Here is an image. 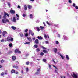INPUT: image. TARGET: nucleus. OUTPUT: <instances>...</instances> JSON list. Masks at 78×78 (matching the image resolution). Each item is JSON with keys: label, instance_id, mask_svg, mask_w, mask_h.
Returning a JSON list of instances; mask_svg holds the SVG:
<instances>
[{"label": "nucleus", "instance_id": "obj_1", "mask_svg": "<svg viewBox=\"0 0 78 78\" xmlns=\"http://www.w3.org/2000/svg\"><path fill=\"white\" fill-rule=\"evenodd\" d=\"M7 41H8L9 42H10V41L13 42V38L11 37H8L7 38L5 39V42Z\"/></svg>", "mask_w": 78, "mask_h": 78}, {"label": "nucleus", "instance_id": "obj_2", "mask_svg": "<svg viewBox=\"0 0 78 78\" xmlns=\"http://www.w3.org/2000/svg\"><path fill=\"white\" fill-rule=\"evenodd\" d=\"M2 22L3 23H6L7 22L9 23V20H8L7 19H3L2 20Z\"/></svg>", "mask_w": 78, "mask_h": 78}, {"label": "nucleus", "instance_id": "obj_3", "mask_svg": "<svg viewBox=\"0 0 78 78\" xmlns=\"http://www.w3.org/2000/svg\"><path fill=\"white\" fill-rule=\"evenodd\" d=\"M63 39L64 41H67L69 39L68 37L66 35H63Z\"/></svg>", "mask_w": 78, "mask_h": 78}, {"label": "nucleus", "instance_id": "obj_4", "mask_svg": "<svg viewBox=\"0 0 78 78\" xmlns=\"http://www.w3.org/2000/svg\"><path fill=\"white\" fill-rule=\"evenodd\" d=\"M7 16L8 17H9V14H8L5 13L4 15L3 16V19H6Z\"/></svg>", "mask_w": 78, "mask_h": 78}, {"label": "nucleus", "instance_id": "obj_5", "mask_svg": "<svg viewBox=\"0 0 78 78\" xmlns=\"http://www.w3.org/2000/svg\"><path fill=\"white\" fill-rule=\"evenodd\" d=\"M8 34V33L6 31H4L2 33V35L4 37H5L6 36V35Z\"/></svg>", "mask_w": 78, "mask_h": 78}, {"label": "nucleus", "instance_id": "obj_6", "mask_svg": "<svg viewBox=\"0 0 78 78\" xmlns=\"http://www.w3.org/2000/svg\"><path fill=\"white\" fill-rule=\"evenodd\" d=\"M34 28L35 30L36 29V30H37V31H38V32L40 31L41 30H40V29H39V28L38 27H34Z\"/></svg>", "mask_w": 78, "mask_h": 78}, {"label": "nucleus", "instance_id": "obj_7", "mask_svg": "<svg viewBox=\"0 0 78 78\" xmlns=\"http://www.w3.org/2000/svg\"><path fill=\"white\" fill-rule=\"evenodd\" d=\"M53 67H55V68L56 69H55V73H58V68H57L55 66V65H53Z\"/></svg>", "mask_w": 78, "mask_h": 78}, {"label": "nucleus", "instance_id": "obj_8", "mask_svg": "<svg viewBox=\"0 0 78 78\" xmlns=\"http://www.w3.org/2000/svg\"><path fill=\"white\" fill-rule=\"evenodd\" d=\"M15 53H21V52L20 51L18 50L17 49H16L15 51Z\"/></svg>", "mask_w": 78, "mask_h": 78}, {"label": "nucleus", "instance_id": "obj_9", "mask_svg": "<svg viewBox=\"0 0 78 78\" xmlns=\"http://www.w3.org/2000/svg\"><path fill=\"white\" fill-rule=\"evenodd\" d=\"M27 39H28L30 42H32V39H31V38L27 37Z\"/></svg>", "mask_w": 78, "mask_h": 78}, {"label": "nucleus", "instance_id": "obj_10", "mask_svg": "<svg viewBox=\"0 0 78 78\" xmlns=\"http://www.w3.org/2000/svg\"><path fill=\"white\" fill-rule=\"evenodd\" d=\"M10 12L12 14H15V11L12 9H11L10 10Z\"/></svg>", "mask_w": 78, "mask_h": 78}, {"label": "nucleus", "instance_id": "obj_11", "mask_svg": "<svg viewBox=\"0 0 78 78\" xmlns=\"http://www.w3.org/2000/svg\"><path fill=\"white\" fill-rule=\"evenodd\" d=\"M12 22H16V17H14L13 18V20H12Z\"/></svg>", "mask_w": 78, "mask_h": 78}, {"label": "nucleus", "instance_id": "obj_12", "mask_svg": "<svg viewBox=\"0 0 78 78\" xmlns=\"http://www.w3.org/2000/svg\"><path fill=\"white\" fill-rule=\"evenodd\" d=\"M53 50H54V51L55 53H56L57 52V51H58V49L56 48H54Z\"/></svg>", "mask_w": 78, "mask_h": 78}, {"label": "nucleus", "instance_id": "obj_13", "mask_svg": "<svg viewBox=\"0 0 78 78\" xmlns=\"http://www.w3.org/2000/svg\"><path fill=\"white\" fill-rule=\"evenodd\" d=\"M37 38L38 39H40V40H42V39H43L42 37L41 36H40V37L38 36L37 37Z\"/></svg>", "mask_w": 78, "mask_h": 78}, {"label": "nucleus", "instance_id": "obj_14", "mask_svg": "<svg viewBox=\"0 0 78 78\" xmlns=\"http://www.w3.org/2000/svg\"><path fill=\"white\" fill-rule=\"evenodd\" d=\"M13 68H15V69H19V66H17L13 65Z\"/></svg>", "mask_w": 78, "mask_h": 78}, {"label": "nucleus", "instance_id": "obj_15", "mask_svg": "<svg viewBox=\"0 0 78 78\" xmlns=\"http://www.w3.org/2000/svg\"><path fill=\"white\" fill-rule=\"evenodd\" d=\"M20 35L21 37H22L23 36V34L21 32L20 33Z\"/></svg>", "mask_w": 78, "mask_h": 78}, {"label": "nucleus", "instance_id": "obj_16", "mask_svg": "<svg viewBox=\"0 0 78 78\" xmlns=\"http://www.w3.org/2000/svg\"><path fill=\"white\" fill-rule=\"evenodd\" d=\"M35 43H36V44H38V43H39V40H38V39H37L35 40Z\"/></svg>", "mask_w": 78, "mask_h": 78}, {"label": "nucleus", "instance_id": "obj_17", "mask_svg": "<svg viewBox=\"0 0 78 78\" xmlns=\"http://www.w3.org/2000/svg\"><path fill=\"white\" fill-rule=\"evenodd\" d=\"M12 59L13 61H14L16 59V57L15 56H13L12 57Z\"/></svg>", "mask_w": 78, "mask_h": 78}, {"label": "nucleus", "instance_id": "obj_18", "mask_svg": "<svg viewBox=\"0 0 78 78\" xmlns=\"http://www.w3.org/2000/svg\"><path fill=\"white\" fill-rule=\"evenodd\" d=\"M43 53H48V51L47 50H43Z\"/></svg>", "mask_w": 78, "mask_h": 78}, {"label": "nucleus", "instance_id": "obj_19", "mask_svg": "<svg viewBox=\"0 0 78 78\" xmlns=\"http://www.w3.org/2000/svg\"><path fill=\"white\" fill-rule=\"evenodd\" d=\"M66 58L67 59V60H69V59H70V58H69V56L67 55H66Z\"/></svg>", "mask_w": 78, "mask_h": 78}, {"label": "nucleus", "instance_id": "obj_20", "mask_svg": "<svg viewBox=\"0 0 78 78\" xmlns=\"http://www.w3.org/2000/svg\"><path fill=\"white\" fill-rule=\"evenodd\" d=\"M24 44H27V45H30V42H26V43H24Z\"/></svg>", "mask_w": 78, "mask_h": 78}, {"label": "nucleus", "instance_id": "obj_21", "mask_svg": "<svg viewBox=\"0 0 78 78\" xmlns=\"http://www.w3.org/2000/svg\"><path fill=\"white\" fill-rule=\"evenodd\" d=\"M29 17L30 18V19H32L33 18V14H30L29 16Z\"/></svg>", "mask_w": 78, "mask_h": 78}, {"label": "nucleus", "instance_id": "obj_22", "mask_svg": "<svg viewBox=\"0 0 78 78\" xmlns=\"http://www.w3.org/2000/svg\"><path fill=\"white\" fill-rule=\"evenodd\" d=\"M24 10L26 11V10H27V6L26 5H25L24 6Z\"/></svg>", "mask_w": 78, "mask_h": 78}, {"label": "nucleus", "instance_id": "obj_23", "mask_svg": "<svg viewBox=\"0 0 78 78\" xmlns=\"http://www.w3.org/2000/svg\"><path fill=\"white\" fill-rule=\"evenodd\" d=\"M40 55L41 56H42L44 55V53L43 52H41L40 54Z\"/></svg>", "mask_w": 78, "mask_h": 78}, {"label": "nucleus", "instance_id": "obj_24", "mask_svg": "<svg viewBox=\"0 0 78 78\" xmlns=\"http://www.w3.org/2000/svg\"><path fill=\"white\" fill-rule=\"evenodd\" d=\"M11 28H12L13 30H16V27L14 26H12L11 27Z\"/></svg>", "mask_w": 78, "mask_h": 78}, {"label": "nucleus", "instance_id": "obj_25", "mask_svg": "<svg viewBox=\"0 0 78 78\" xmlns=\"http://www.w3.org/2000/svg\"><path fill=\"white\" fill-rule=\"evenodd\" d=\"M60 56L62 58V59H64V57L63 56V55L60 54Z\"/></svg>", "mask_w": 78, "mask_h": 78}, {"label": "nucleus", "instance_id": "obj_26", "mask_svg": "<svg viewBox=\"0 0 78 78\" xmlns=\"http://www.w3.org/2000/svg\"><path fill=\"white\" fill-rule=\"evenodd\" d=\"M15 70L13 69L11 71V73H15Z\"/></svg>", "mask_w": 78, "mask_h": 78}, {"label": "nucleus", "instance_id": "obj_27", "mask_svg": "<svg viewBox=\"0 0 78 78\" xmlns=\"http://www.w3.org/2000/svg\"><path fill=\"white\" fill-rule=\"evenodd\" d=\"M40 71H37V72L35 74L36 75H38L40 73Z\"/></svg>", "mask_w": 78, "mask_h": 78}, {"label": "nucleus", "instance_id": "obj_28", "mask_svg": "<svg viewBox=\"0 0 78 78\" xmlns=\"http://www.w3.org/2000/svg\"><path fill=\"white\" fill-rule=\"evenodd\" d=\"M8 6H9V7H11V4L9 2H8L7 3Z\"/></svg>", "mask_w": 78, "mask_h": 78}, {"label": "nucleus", "instance_id": "obj_29", "mask_svg": "<svg viewBox=\"0 0 78 78\" xmlns=\"http://www.w3.org/2000/svg\"><path fill=\"white\" fill-rule=\"evenodd\" d=\"M22 16L23 17H26V16H27V14H23L22 15Z\"/></svg>", "mask_w": 78, "mask_h": 78}, {"label": "nucleus", "instance_id": "obj_30", "mask_svg": "<svg viewBox=\"0 0 78 78\" xmlns=\"http://www.w3.org/2000/svg\"><path fill=\"white\" fill-rule=\"evenodd\" d=\"M36 51L37 52H39V51H40V49L39 48H38L36 49Z\"/></svg>", "mask_w": 78, "mask_h": 78}, {"label": "nucleus", "instance_id": "obj_31", "mask_svg": "<svg viewBox=\"0 0 78 78\" xmlns=\"http://www.w3.org/2000/svg\"><path fill=\"white\" fill-rule=\"evenodd\" d=\"M24 34L25 35V36L26 37H28V33H25Z\"/></svg>", "mask_w": 78, "mask_h": 78}, {"label": "nucleus", "instance_id": "obj_32", "mask_svg": "<svg viewBox=\"0 0 78 78\" xmlns=\"http://www.w3.org/2000/svg\"><path fill=\"white\" fill-rule=\"evenodd\" d=\"M34 47L35 48H37L38 47V46L36 44L34 45Z\"/></svg>", "mask_w": 78, "mask_h": 78}, {"label": "nucleus", "instance_id": "obj_33", "mask_svg": "<svg viewBox=\"0 0 78 78\" xmlns=\"http://www.w3.org/2000/svg\"><path fill=\"white\" fill-rule=\"evenodd\" d=\"M28 8L29 9H31V8H32V6L31 5H28Z\"/></svg>", "mask_w": 78, "mask_h": 78}, {"label": "nucleus", "instance_id": "obj_34", "mask_svg": "<svg viewBox=\"0 0 78 78\" xmlns=\"http://www.w3.org/2000/svg\"><path fill=\"white\" fill-rule=\"evenodd\" d=\"M41 48H43V49H44V50H46L47 49V48L44 46H42Z\"/></svg>", "mask_w": 78, "mask_h": 78}, {"label": "nucleus", "instance_id": "obj_35", "mask_svg": "<svg viewBox=\"0 0 78 78\" xmlns=\"http://www.w3.org/2000/svg\"><path fill=\"white\" fill-rule=\"evenodd\" d=\"M40 29H44V27L41 26L40 27Z\"/></svg>", "mask_w": 78, "mask_h": 78}, {"label": "nucleus", "instance_id": "obj_36", "mask_svg": "<svg viewBox=\"0 0 78 78\" xmlns=\"http://www.w3.org/2000/svg\"><path fill=\"white\" fill-rule=\"evenodd\" d=\"M32 58H33V59L34 61H35V60H36V59H35V58L34 57H32Z\"/></svg>", "mask_w": 78, "mask_h": 78}, {"label": "nucleus", "instance_id": "obj_37", "mask_svg": "<svg viewBox=\"0 0 78 78\" xmlns=\"http://www.w3.org/2000/svg\"><path fill=\"white\" fill-rule=\"evenodd\" d=\"M44 37H45V39H47V35H46V34H44Z\"/></svg>", "mask_w": 78, "mask_h": 78}, {"label": "nucleus", "instance_id": "obj_38", "mask_svg": "<svg viewBox=\"0 0 78 78\" xmlns=\"http://www.w3.org/2000/svg\"><path fill=\"white\" fill-rule=\"evenodd\" d=\"M54 26H55V27H57V28H58L59 27V25L58 24L54 25Z\"/></svg>", "mask_w": 78, "mask_h": 78}, {"label": "nucleus", "instance_id": "obj_39", "mask_svg": "<svg viewBox=\"0 0 78 78\" xmlns=\"http://www.w3.org/2000/svg\"><path fill=\"white\" fill-rule=\"evenodd\" d=\"M1 42H5V40H4V39H2L1 40Z\"/></svg>", "mask_w": 78, "mask_h": 78}, {"label": "nucleus", "instance_id": "obj_40", "mask_svg": "<svg viewBox=\"0 0 78 78\" xmlns=\"http://www.w3.org/2000/svg\"><path fill=\"white\" fill-rule=\"evenodd\" d=\"M26 64H27V65H29V64H30V62H26Z\"/></svg>", "mask_w": 78, "mask_h": 78}, {"label": "nucleus", "instance_id": "obj_41", "mask_svg": "<svg viewBox=\"0 0 78 78\" xmlns=\"http://www.w3.org/2000/svg\"><path fill=\"white\" fill-rule=\"evenodd\" d=\"M43 61L44 62H46V61L47 60H46V59L44 58L43 59Z\"/></svg>", "mask_w": 78, "mask_h": 78}, {"label": "nucleus", "instance_id": "obj_42", "mask_svg": "<svg viewBox=\"0 0 78 78\" xmlns=\"http://www.w3.org/2000/svg\"><path fill=\"white\" fill-rule=\"evenodd\" d=\"M32 32L31 31V30H29V33L30 34H31V33Z\"/></svg>", "mask_w": 78, "mask_h": 78}, {"label": "nucleus", "instance_id": "obj_43", "mask_svg": "<svg viewBox=\"0 0 78 78\" xmlns=\"http://www.w3.org/2000/svg\"><path fill=\"white\" fill-rule=\"evenodd\" d=\"M68 2L69 3H72V1L71 0H69L68 1Z\"/></svg>", "mask_w": 78, "mask_h": 78}, {"label": "nucleus", "instance_id": "obj_44", "mask_svg": "<svg viewBox=\"0 0 78 78\" xmlns=\"http://www.w3.org/2000/svg\"><path fill=\"white\" fill-rule=\"evenodd\" d=\"M12 43L10 44H9V46L10 47H12Z\"/></svg>", "mask_w": 78, "mask_h": 78}, {"label": "nucleus", "instance_id": "obj_45", "mask_svg": "<svg viewBox=\"0 0 78 78\" xmlns=\"http://www.w3.org/2000/svg\"><path fill=\"white\" fill-rule=\"evenodd\" d=\"M29 69L28 68H26V72H28Z\"/></svg>", "mask_w": 78, "mask_h": 78}, {"label": "nucleus", "instance_id": "obj_46", "mask_svg": "<svg viewBox=\"0 0 78 78\" xmlns=\"http://www.w3.org/2000/svg\"><path fill=\"white\" fill-rule=\"evenodd\" d=\"M7 72H8V70H6L5 72V75H7Z\"/></svg>", "mask_w": 78, "mask_h": 78}, {"label": "nucleus", "instance_id": "obj_47", "mask_svg": "<svg viewBox=\"0 0 78 78\" xmlns=\"http://www.w3.org/2000/svg\"><path fill=\"white\" fill-rule=\"evenodd\" d=\"M75 8L76 9H78V7L77 6H75Z\"/></svg>", "mask_w": 78, "mask_h": 78}, {"label": "nucleus", "instance_id": "obj_48", "mask_svg": "<svg viewBox=\"0 0 78 78\" xmlns=\"http://www.w3.org/2000/svg\"><path fill=\"white\" fill-rule=\"evenodd\" d=\"M75 5H76L74 3L73 4L72 6H73V7H75Z\"/></svg>", "mask_w": 78, "mask_h": 78}, {"label": "nucleus", "instance_id": "obj_49", "mask_svg": "<svg viewBox=\"0 0 78 78\" xmlns=\"http://www.w3.org/2000/svg\"><path fill=\"white\" fill-rule=\"evenodd\" d=\"M4 61H5L4 60H1V63H3V62H4Z\"/></svg>", "mask_w": 78, "mask_h": 78}, {"label": "nucleus", "instance_id": "obj_50", "mask_svg": "<svg viewBox=\"0 0 78 78\" xmlns=\"http://www.w3.org/2000/svg\"><path fill=\"white\" fill-rule=\"evenodd\" d=\"M16 64H19V62H18L17 61H16Z\"/></svg>", "mask_w": 78, "mask_h": 78}, {"label": "nucleus", "instance_id": "obj_51", "mask_svg": "<svg viewBox=\"0 0 78 78\" xmlns=\"http://www.w3.org/2000/svg\"><path fill=\"white\" fill-rule=\"evenodd\" d=\"M56 44H59V42H58V41H56Z\"/></svg>", "mask_w": 78, "mask_h": 78}, {"label": "nucleus", "instance_id": "obj_52", "mask_svg": "<svg viewBox=\"0 0 78 78\" xmlns=\"http://www.w3.org/2000/svg\"><path fill=\"white\" fill-rule=\"evenodd\" d=\"M3 75H4V73H3V72H2L1 73V76H3Z\"/></svg>", "mask_w": 78, "mask_h": 78}, {"label": "nucleus", "instance_id": "obj_53", "mask_svg": "<svg viewBox=\"0 0 78 78\" xmlns=\"http://www.w3.org/2000/svg\"><path fill=\"white\" fill-rule=\"evenodd\" d=\"M37 72H40V69L39 68H38L37 69Z\"/></svg>", "mask_w": 78, "mask_h": 78}, {"label": "nucleus", "instance_id": "obj_54", "mask_svg": "<svg viewBox=\"0 0 78 78\" xmlns=\"http://www.w3.org/2000/svg\"><path fill=\"white\" fill-rule=\"evenodd\" d=\"M31 35H32V36H33L34 35V33H33V32H32L31 33Z\"/></svg>", "mask_w": 78, "mask_h": 78}, {"label": "nucleus", "instance_id": "obj_55", "mask_svg": "<svg viewBox=\"0 0 78 78\" xmlns=\"http://www.w3.org/2000/svg\"><path fill=\"white\" fill-rule=\"evenodd\" d=\"M49 69H51V65H50L49 64Z\"/></svg>", "mask_w": 78, "mask_h": 78}, {"label": "nucleus", "instance_id": "obj_56", "mask_svg": "<svg viewBox=\"0 0 78 78\" xmlns=\"http://www.w3.org/2000/svg\"><path fill=\"white\" fill-rule=\"evenodd\" d=\"M43 24H44V25L45 27V26H46V25H45V22H43Z\"/></svg>", "mask_w": 78, "mask_h": 78}, {"label": "nucleus", "instance_id": "obj_57", "mask_svg": "<svg viewBox=\"0 0 78 78\" xmlns=\"http://www.w3.org/2000/svg\"><path fill=\"white\" fill-rule=\"evenodd\" d=\"M18 8H20L21 7L20 5H18L17 7Z\"/></svg>", "mask_w": 78, "mask_h": 78}, {"label": "nucleus", "instance_id": "obj_58", "mask_svg": "<svg viewBox=\"0 0 78 78\" xmlns=\"http://www.w3.org/2000/svg\"><path fill=\"white\" fill-rule=\"evenodd\" d=\"M16 17H19V16L17 14H16Z\"/></svg>", "mask_w": 78, "mask_h": 78}, {"label": "nucleus", "instance_id": "obj_59", "mask_svg": "<svg viewBox=\"0 0 78 78\" xmlns=\"http://www.w3.org/2000/svg\"><path fill=\"white\" fill-rule=\"evenodd\" d=\"M46 23H47V24H48V25H50V24L48 22V21H47L46 22Z\"/></svg>", "mask_w": 78, "mask_h": 78}, {"label": "nucleus", "instance_id": "obj_60", "mask_svg": "<svg viewBox=\"0 0 78 78\" xmlns=\"http://www.w3.org/2000/svg\"><path fill=\"white\" fill-rule=\"evenodd\" d=\"M28 31V29H26L25 30V32H27Z\"/></svg>", "mask_w": 78, "mask_h": 78}, {"label": "nucleus", "instance_id": "obj_61", "mask_svg": "<svg viewBox=\"0 0 78 78\" xmlns=\"http://www.w3.org/2000/svg\"><path fill=\"white\" fill-rule=\"evenodd\" d=\"M58 37H60V34H58V36H57Z\"/></svg>", "mask_w": 78, "mask_h": 78}, {"label": "nucleus", "instance_id": "obj_62", "mask_svg": "<svg viewBox=\"0 0 78 78\" xmlns=\"http://www.w3.org/2000/svg\"><path fill=\"white\" fill-rule=\"evenodd\" d=\"M39 22H40L39 20H37L36 21V23H39Z\"/></svg>", "mask_w": 78, "mask_h": 78}, {"label": "nucleus", "instance_id": "obj_63", "mask_svg": "<svg viewBox=\"0 0 78 78\" xmlns=\"http://www.w3.org/2000/svg\"><path fill=\"white\" fill-rule=\"evenodd\" d=\"M61 78H65V77H64V76H61Z\"/></svg>", "mask_w": 78, "mask_h": 78}, {"label": "nucleus", "instance_id": "obj_64", "mask_svg": "<svg viewBox=\"0 0 78 78\" xmlns=\"http://www.w3.org/2000/svg\"><path fill=\"white\" fill-rule=\"evenodd\" d=\"M45 43L47 44H48V43H49V42H48V41H45Z\"/></svg>", "mask_w": 78, "mask_h": 78}]
</instances>
